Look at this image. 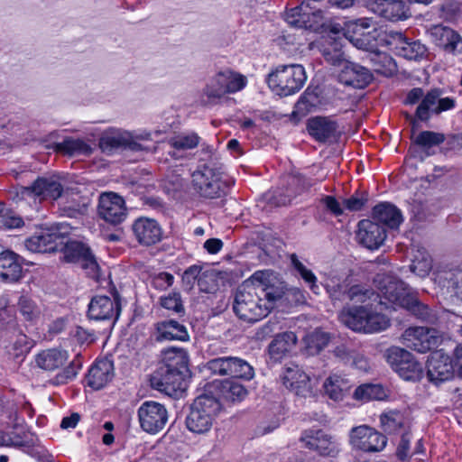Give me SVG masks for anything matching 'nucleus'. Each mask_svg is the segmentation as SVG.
Listing matches in <instances>:
<instances>
[{
  "mask_svg": "<svg viewBox=\"0 0 462 462\" xmlns=\"http://www.w3.org/2000/svg\"><path fill=\"white\" fill-rule=\"evenodd\" d=\"M285 292V284L272 270L254 272L237 290L233 309L236 316L254 323L265 318Z\"/></svg>",
  "mask_w": 462,
  "mask_h": 462,
  "instance_id": "1",
  "label": "nucleus"
},
{
  "mask_svg": "<svg viewBox=\"0 0 462 462\" xmlns=\"http://www.w3.org/2000/svg\"><path fill=\"white\" fill-rule=\"evenodd\" d=\"M333 300H349L358 306L345 307L339 314L340 321L348 328L365 334L379 333L390 327V318L383 313V300L370 289L361 285L347 288L338 284L330 293Z\"/></svg>",
  "mask_w": 462,
  "mask_h": 462,
  "instance_id": "2",
  "label": "nucleus"
},
{
  "mask_svg": "<svg viewBox=\"0 0 462 462\" xmlns=\"http://www.w3.org/2000/svg\"><path fill=\"white\" fill-rule=\"evenodd\" d=\"M220 156L211 145H202L197 169L191 174L193 189L207 199H219L228 194L234 181L224 178Z\"/></svg>",
  "mask_w": 462,
  "mask_h": 462,
  "instance_id": "3",
  "label": "nucleus"
},
{
  "mask_svg": "<svg viewBox=\"0 0 462 462\" xmlns=\"http://www.w3.org/2000/svg\"><path fill=\"white\" fill-rule=\"evenodd\" d=\"M188 355L181 348H170L163 353L164 364L151 377L152 388L169 396L178 397L186 389Z\"/></svg>",
  "mask_w": 462,
  "mask_h": 462,
  "instance_id": "4",
  "label": "nucleus"
},
{
  "mask_svg": "<svg viewBox=\"0 0 462 462\" xmlns=\"http://www.w3.org/2000/svg\"><path fill=\"white\" fill-rule=\"evenodd\" d=\"M379 290V300H383L386 309L404 308L420 319H427L429 310L411 292L406 284L393 275L378 274L374 280Z\"/></svg>",
  "mask_w": 462,
  "mask_h": 462,
  "instance_id": "5",
  "label": "nucleus"
},
{
  "mask_svg": "<svg viewBox=\"0 0 462 462\" xmlns=\"http://www.w3.org/2000/svg\"><path fill=\"white\" fill-rule=\"evenodd\" d=\"M221 410L222 404L217 397L204 390V393L194 400L190 407V411L185 421L187 429L195 434L208 433Z\"/></svg>",
  "mask_w": 462,
  "mask_h": 462,
  "instance_id": "6",
  "label": "nucleus"
},
{
  "mask_svg": "<svg viewBox=\"0 0 462 462\" xmlns=\"http://www.w3.org/2000/svg\"><path fill=\"white\" fill-rule=\"evenodd\" d=\"M341 31L346 39L361 50L378 48L384 42V39L380 38L381 32L374 27L372 18L345 20Z\"/></svg>",
  "mask_w": 462,
  "mask_h": 462,
  "instance_id": "7",
  "label": "nucleus"
},
{
  "mask_svg": "<svg viewBox=\"0 0 462 462\" xmlns=\"http://www.w3.org/2000/svg\"><path fill=\"white\" fill-rule=\"evenodd\" d=\"M307 79L305 69L300 64L281 65L269 74L268 86L281 97L299 92Z\"/></svg>",
  "mask_w": 462,
  "mask_h": 462,
  "instance_id": "8",
  "label": "nucleus"
},
{
  "mask_svg": "<svg viewBox=\"0 0 462 462\" xmlns=\"http://www.w3.org/2000/svg\"><path fill=\"white\" fill-rule=\"evenodd\" d=\"M247 84L246 78L230 69L218 71L203 89L208 100L206 105L216 104L226 94L242 90Z\"/></svg>",
  "mask_w": 462,
  "mask_h": 462,
  "instance_id": "9",
  "label": "nucleus"
},
{
  "mask_svg": "<svg viewBox=\"0 0 462 462\" xmlns=\"http://www.w3.org/2000/svg\"><path fill=\"white\" fill-rule=\"evenodd\" d=\"M69 232L70 227L68 225L60 223L31 236L26 240V246L38 253L60 251Z\"/></svg>",
  "mask_w": 462,
  "mask_h": 462,
  "instance_id": "10",
  "label": "nucleus"
},
{
  "mask_svg": "<svg viewBox=\"0 0 462 462\" xmlns=\"http://www.w3.org/2000/svg\"><path fill=\"white\" fill-rule=\"evenodd\" d=\"M348 443L353 450L375 453L385 448L387 438L374 428L363 424L350 430Z\"/></svg>",
  "mask_w": 462,
  "mask_h": 462,
  "instance_id": "11",
  "label": "nucleus"
},
{
  "mask_svg": "<svg viewBox=\"0 0 462 462\" xmlns=\"http://www.w3.org/2000/svg\"><path fill=\"white\" fill-rule=\"evenodd\" d=\"M300 441L304 448L324 457H336L341 451V445L337 439L322 430H304Z\"/></svg>",
  "mask_w": 462,
  "mask_h": 462,
  "instance_id": "12",
  "label": "nucleus"
},
{
  "mask_svg": "<svg viewBox=\"0 0 462 462\" xmlns=\"http://www.w3.org/2000/svg\"><path fill=\"white\" fill-rule=\"evenodd\" d=\"M64 192V187L61 178L58 174L37 177L30 186L22 187L20 194L22 196H32L41 200L59 199Z\"/></svg>",
  "mask_w": 462,
  "mask_h": 462,
  "instance_id": "13",
  "label": "nucleus"
},
{
  "mask_svg": "<svg viewBox=\"0 0 462 462\" xmlns=\"http://www.w3.org/2000/svg\"><path fill=\"white\" fill-rule=\"evenodd\" d=\"M137 413L141 428L149 434H157L162 430L169 419L165 406L153 401L143 402Z\"/></svg>",
  "mask_w": 462,
  "mask_h": 462,
  "instance_id": "14",
  "label": "nucleus"
},
{
  "mask_svg": "<svg viewBox=\"0 0 462 462\" xmlns=\"http://www.w3.org/2000/svg\"><path fill=\"white\" fill-rule=\"evenodd\" d=\"M439 340L437 330L424 327L409 328L401 337V341L405 346L420 353H425L436 347Z\"/></svg>",
  "mask_w": 462,
  "mask_h": 462,
  "instance_id": "15",
  "label": "nucleus"
},
{
  "mask_svg": "<svg viewBox=\"0 0 462 462\" xmlns=\"http://www.w3.org/2000/svg\"><path fill=\"white\" fill-rule=\"evenodd\" d=\"M60 252H62L66 262L80 264L89 275L95 276L97 273V263L90 249L85 244L69 241L66 238Z\"/></svg>",
  "mask_w": 462,
  "mask_h": 462,
  "instance_id": "16",
  "label": "nucleus"
},
{
  "mask_svg": "<svg viewBox=\"0 0 462 462\" xmlns=\"http://www.w3.org/2000/svg\"><path fill=\"white\" fill-rule=\"evenodd\" d=\"M208 369L216 374L251 379L254 376L253 367L239 357H218L208 363Z\"/></svg>",
  "mask_w": 462,
  "mask_h": 462,
  "instance_id": "17",
  "label": "nucleus"
},
{
  "mask_svg": "<svg viewBox=\"0 0 462 462\" xmlns=\"http://www.w3.org/2000/svg\"><path fill=\"white\" fill-rule=\"evenodd\" d=\"M282 380L283 385L296 395L304 398L314 396V384L310 377L298 365L286 367Z\"/></svg>",
  "mask_w": 462,
  "mask_h": 462,
  "instance_id": "18",
  "label": "nucleus"
},
{
  "mask_svg": "<svg viewBox=\"0 0 462 462\" xmlns=\"http://www.w3.org/2000/svg\"><path fill=\"white\" fill-rule=\"evenodd\" d=\"M430 33L435 45L446 53L462 54V36L456 30L439 23L432 25Z\"/></svg>",
  "mask_w": 462,
  "mask_h": 462,
  "instance_id": "19",
  "label": "nucleus"
},
{
  "mask_svg": "<svg viewBox=\"0 0 462 462\" xmlns=\"http://www.w3.org/2000/svg\"><path fill=\"white\" fill-rule=\"evenodd\" d=\"M370 10L378 16L391 21H404L411 16L409 5L403 0H368Z\"/></svg>",
  "mask_w": 462,
  "mask_h": 462,
  "instance_id": "20",
  "label": "nucleus"
},
{
  "mask_svg": "<svg viewBox=\"0 0 462 462\" xmlns=\"http://www.w3.org/2000/svg\"><path fill=\"white\" fill-rule=\"evenodd\" d=\"M205 391L217 397L220 402L221 400L239 402L247 395V390L242 383L231 380H215L206 385Z\"/></svg>",
  "mask_w": 462,
  "mask_h": 462,
  "instance_id": "21",
  "label": "nucleus"
},
{
  "mask_svg": "<svg viewBox=\"0 0 462 462\" xmlns=\"http://www.w3.org/2000/svg\"><path fill=\"white\" fill-rule=\"evenodd\" d=\"M132 231L137 242L144 246H150L162 239V228L156 220L141 217L132 225Z\"/></svg>",
  "mask_w": 462,
  "mask_h": 462,
  "instance_id": "22",
  "label": "nucleus"
},
{
  "mask_svg": "<svg viewBox=\"0 0 462 462\" xmlns=\"http://www.w3.org/2000/svg\"><path fill=\"white\" fill-rule=\"evenodd\" d=\"M428 377L436 383L447 381L453 376V365L449 356L438 350L433 352L427 362Z\"/></svg>",
  "mask_w": 462,
  "mask_h": 462,
  "instance_id": "23",
  "label": "nucleus"
},
{
  "mask_svg": "<svg viewBox=\"0 0 462 462\" xmlns=\"http://www.w3.org/2000/svg\"><path fill=\"white\" fill-rule=\"evenodd\" d=\"M338 125L327 116H316L307 120L306 129L312 139L319 143H327L335 139Z\"/></svg>",
  "mask_w": 462,
  "mask_h": 462,
  "instance_id": "24",
  "label": "nucleus"
},
{
  "mask_svg": "<svg viewBox=\"0 0 462 462\" xmlns=\"http://www.w3.org/2000/svg\"><path fill=\"white\" fill-rule=\"evenodd\" d=\"M357 241L365 247L374 250L379 248L386 238L385 229L369 219L358 223Z\"/></svg>",
  "mask_w": 462,
  "mask_h": 462,
  "instance_id": "25",
  "label": "nucleus"
},
{
  "mask_svg": "<svg viewBox=\"0 0 462 462\" xmlns=\"http://www.w3.org/2000/svg\"><path fill=\"white\" fill-rule=\"evenodd\" d=\"M120 312L116 298L111 299L106 295L95 296L88 305V317L95 320H105L117 318Z\"/></svg>",
  "mask_w": 462,
  "mask_h": 462,
  "instance_id": "26",
  "label": "nucleus"
},
{
  "mask_svg": "<svg viewBox=\"0 0 462 462\" xmlns=\"http://www.w3.org/2000/svg\"><path fill=\"white\" fill-rule=\"evenodd\" d=\"M313 0H303L300 5L291 8L286 12V21L291 25L297 28H310V15L316 17L322 16V10L319 6L312 5Z\"/></svg>",
  "mask_w": 462,
  "mask_h": 462,
  "instance_id": "27",
  "label": "nucleus"
},
{
  "mask_svg": "<svg viewBox=\"0 0 462 462\" xmlns=\"http://www.w3.org/2000/svg\"><path fill=\"white\" fill-rule=\"evenodd\" d=\"M341 80L355 88H365L373 80V74L368 69L355 62L347 61L340 74Z\"/></svg>",
  "mask_w": 462,
  "mask_h": 462,
  "instance_id": "28",
  "label": "nucleus"
},
{
  "mask_svg": "<svg viewBox=\"0 0 462 462\" xmlns=\"http://www.w3.org/2000/svg\"><path fill=\"white\" fill-rule=\"evenodd\" d=\"M23 276L19 256L12 251L0 253V280L7 283L18 282Z\"/></svg>",
  "mask_w": 462,
  "mask_h": 462,
  "instance_id": "29",
  "label": "nucleus"
},
{
  "mask_svg": "<svg viewBox=\"0 0 462 462\" xmlns=\"http://www.w3.org/2000/svg\"><path fill=\"white\" fill-rule=\"evenodd\" d=\"M113 376V363L108 359H102L97 361L91 366L87 379L91 388L99 390L106 386L112 380Z\"/></svg>",
  "mask_w": 462,
  "mask_h": 462,
  "instance_id": "30",
  "label": "nucleus"
},
{
  "mask_svg": "<svg viewBox=\"0 0 462 462\" xmlns=\"http://www.w3.org/2000/svg\"><path fill=\"white\" fill-rule=\"evenodd\" d=\"M69 359L65 350L51 348L42 350L34 356L36 366L47 372H52L62 367Z\"/></svg>",
  "mask_w": 462,
  "mask_h": 462,
  "instance_id": "31",
  "label": "nucleus"
},
{
  "mask_svg": "<svg viewBox=\"0 0 462 462\" xmlns=\"http://www.w3.org/2000/svg\"><path fill=\"white\" fill-rule=\"evenodd\" d=\"M366 51H369L368 59L374 73L386 78L393 77L397 73V64L390 54L379 51L377 48Z\"/></svg>",
  "mask_w": 462,
  "mask_h": 462,
  "instance_id": "32",
  "label": "nucleus"
},
{
  "mask_svg": "<svg viewBox=\"0 0 462 462\" xmlns=\"http://www.w3.org/2000/svg\"><path fill=\"white\" fill-rule=\"evenodd\" d=\"M395 53L409 60H420L427 53V48L420 41H411L402 33L397 34V43L394 47Z\"/></svg>",
  "mask_w": 462,
  "mask_h": 462,
  "instance_id": "33",
  "label": "nucleus"
},
{
  "mask_svg": "<svg viewBox=\"0 0 462 462\" xmlns=\"http://www.w3.org/2000/svg\"><path fill=\"white\" fill-rule=\"evenodd\" d=\"M373 215L374 219L392 229L398 228L403 221L401 210L394 204H376Z\"/></svg>",
  "mask_w": 462,
  "mask_h": 462,
  "instance_id": "34",
  "label": "nucleus"
},
{
  "mask_svg": "<svg viewBox=\"0 0 462 462\" xmlns=\"http://www.w3.org/2000/svg\"><path fill=\"white\" fill-rule=\"evenodd\" d=\"M325 393L335 402L342 401L351 389V383L340 374L329 375L323 383Z\"/></svg>",
  "mask_w": 462,
  "mask_h": 462,
  "instance_id": "35",
  "label": "nucleus"
},
{
  "mask_svg": "<svg viewBox=\"0 0 462 462\" xmlns=\"http://www.w3.org/2000/svg\"><path fill=\"white\" fill-rule=\"evenodd\" d=\"M325 177L326 175L322 172L316 179L299 172H291L288 176L287 180V192L290 196L293 195L294 197L301 195L302 193L309 191L311 187L317 184L318 181L324 180Z\"/></svg>",
  "mask_w": 462,
  "mask_h": 462,
  "instance_id": "36",
  "label": "nucleus"
},
{
  "mask_svg": "<svg viewBox=\"0 0 462 462\" xmlns=\"http://www.w3.org/2000/svg\"><path fill=\"white\" fill-rule=\"evenodd\" d=\"M442 93V89L437 88L427 92L417 106L414 117L411 121L412 128H415L416 121L428 122L430 119L431 114H433L431 106L436 105Z\"/></svg>",
  "mask_w": 462,
  "mask_h": 462,
  "instance_id": "37",
  "label": "nucleus"
},
{
  "mask_svg": "<svg viewBox=\"0 0 462 462\" xmlns=\"http://www.w3.org/2000/svg\"><path fill=\"white\" fill-rule=\"evenodd\" d=\"M319 51L326 61L333 66L340 65L344 60L343 45L335 37L323 38L319 42Z\"/></svg>",
  "mask_w": 462,
  "mask_h": 462,
  "instance_id": "38",
  "label": "nucleus"
},
{
  "mask_svg": "<svg viewBox=\"0 0 462 462\" xmlns=\"http://www.w3.org/2000/svg\"><path fill=\"white\" fill-rule=\"evenodd\" d=\"M189 338L186 328L175 320L162 321L157 325L158 340H180Z\"/></svg>",
  "mask_w": 462,
  "mask_h": 462,
  "instance_id": "39",
  "label": "nucleus"
},
{
  "mask_svg": "<svg viewBox=\"0 0 462 462\" xmlns=\"http://www.w3.org/2000/svg\"><path fill=\"white\" fill-rule=\"evenodd\" d=\"M97 215L106 223L116 226L127 218L128 208L125 204H98Z\"/></svg>",
  "mask_w": 462,
  "mask_h": 462,
  "instance_id": "40",
  "label": "nucleus"
},
{
  "mask_svg": "<svg viewBox=\"0 0 462 462\" xmlns=\"http://www.w3.org/2000/svg\"><path fill=\"white\" fill-rule=\"evenodd\" d=\"M296 343L297 336L295 333L289 331L279 334L270 344L269 353L273 358L279 360L290 352Z\"/></svg>",
  "mask_w": 462,
  "mask_h": 462,
  "instance_id": "41",
  "label": "nucleus"
},
{
  "mask_svg": "<svg viewBox=\"0 0 462 462\" xmlns=\"http://www.w3.org/2000/svg\"><path fill=\"white\" fill-rule=\"evenodd\" d=\"M445 140L446 136L442 133L424 130L419 133V134L414 139H412V143L410 146L408 152L412 157H416L417 155L415 154V146L428 150L434 146L440 145L445 142Z\"/></svg>",
  "mask_w": 462,
  "mask_h": 462,
  "instance_id": "42",
  "label": "nucleus"
},
{
  "mask_svg": "<svg viewBox=\"0 0 462 462\" xmlns=\"http://www.w3.org/2000/svg\"><path fill=\"white\" fill-rule=\"evenodd\" d=\"M390 395V392L381 384L365 383L358 386L353 394V398L363 402L370 401H383Z\"/></svg>",
  "mask_w": 462,
  "mask_h": 462,
  "instance_id": "43",
  "label": "nucleus"
},
{
  "mask_svg": "<svg viewBox=\"0 0 462 462\" xmlns=\"http://www.w3.org/2000/svg\"><path fill=\"white\" fill-rule=\"evenodd\" d=\"M55 150L57 152L68 156L89 155L92 152L90 145L84 140L72 137H66L62 142L57 143Z\"/></svg>",
  "mask_w": 462,
  "mask_h": 462,
  "instance_id": "44",
  "label": "nucleus"
},
{
  "mask_svg": "<svg viewBox=\"0 0 462 462\" xmlns=\"http://www.w3.org/2000/svg\"><path fill=\"white\" fill-rule=\"evenodd\" d=\"M329 339V335L321 330H315L308 334L304 338L308 353L310 355H316L319 353L328 346Z\"/></svg>",
  "mask_w": 462,
  "mask_h": 462,
  "instance_id": "45",
  "label": "nucleus"
},
{
  "mask_svg": "<svg viewBox=\"0 0 462 462\" xmlns=\"http://www.w3.org/2000/svg\"><path fill=\"white\" fill-rule=\"evenodd\" d=\"M395 372L406 381H418L421 378L423 374L422 365L417 362L413 356L411 354V358H408L402 366L397 368Z\"/></svg>",
  "mask_w": 462,
  "mask_h": 462,
  "instance_id": "46",
  "label": "nucleus"
},
{
  "mask_svg": "<svg viewBox=\"0 0 462 462\" xmlns=\"http://www.w3.org/2000/svg\"><path fill=\"white\" fill-rule=\"evenodd\" d=\"M405 418L398 411H389L380 416V424L383 430L388 433H395L403 427Z\"/></svg>",
  "mask_w": 462,
  "mask_h": 462,
  "instance_id": "47",
  "label": "nucleus"
},
{
  "mask_svg": "<svg viewBox=\"0 0 462 462\" xmlns=\"http://www.w3.org/2000/svg\"><path fill=\"white\" fill-rule=\"evenodd\" d=\"M17 305L20 314L25 320L36 321L40 319L42 314L41 306L32 299L27 296H21Z\"/></svg>",
  "mask_w": 462,
  "mask_h": 462,
  "instance_id": "48",
  "label": "nucleus"
},
{
  "mask_svg": "<svg viewBox=\"0 0 462 462\" xmlns=\"http://www.w3.org/2000/svg\"><path fill=\"white\" fill-rule=\"evenodd\" d=\"M200 142V137L195 132L187 134H179L170 139L169 144L175 150H190L196 148Z\"/></svg>",
  "mask_w": 462,
  "mask_h": 462,
  "instance_id": "49",
  "label": "nucleus"
},
{
  "mask_svg": "<svg viewBox=\"0 0 462 462\" xmlns=\"http://www.w3.org/2000/svg\"><path fill=\"white\" fill-rule=\"evenodd\" d=\"M371 199L368 191L365 189L359 188L355 193L347 199H337L335 195L323 196L319 202L324 203H335V202H345V203H365L370 202Z\"/></svg>",
  "mask_w": 462,
  "mask_h": 462,
  "instance_id": "50",
  "label": "nucleus"
},
{
  "mask_svg": "<svg viewBox=\"0 0 462 462\" xmlns=\"http://www.w3.org/2000/svg\"><path fill=\"white\" fill-rule=\"evenodd\" d=\"M291 261L293 267L300 273L301 278L310 285V290L314 293H318L319 286L317 285V277L311 270L308 269L295 254H291Z\"/></svg>",
  "mask_w": 462,
  "mask_h": 462,
  "instance_id": "51",
  "label": "nucleus"
},
{
  "mask_svg": "<svg viewBox=\"0 0 462 462\" xmlns=\"http://www.w3.org/2000/svg\"><path fill=\"white\" fill-rule=\"evenodd\" d=\"M385 357L387 363L395 371L397 368L402 366L408 358H411V353L403 348L392 346L386 350Z\"/></svg>",
  "mask_w": 462,
  "mask_h": 462,
  "instance_id": "52",
  "label": "nucleus"
},
{
  "mask_svg": "<svg viewBox=\"0 0 462 462\" xmlns=\"http://www.w3.org/2000/svg\"><path fill=\"white\" fill-rule=\"evenodd\" d=\"M32 346V344L28 337L23 333H19L15 336V338L12 340L9 351L14 356L19 357L27 354Z\"/></svg>",
  "mask_w": 462,
  "mask_h": 462,
  "instance_id": "53",
  "label": "nucleus"
},
{
  "mask_svg": "<svg viewBox=\"0 0 462 462\" xmlns=\"http://www.w3.org/2000/svg\"><path fill=\"white\" fill-rule=\"evenodd\" d=\"M128 134H117L106 135L100 140L103 150H114L121 147L126 148Z\"/></svg>",
  "mask_w": 462,
  "mask_h": 462,
  "instance_id": "54",
  "label": "nucleus"
},
{
  "mask_svg": "<svg viewBox=\"0 0 462 462\" xmlns=\"http://www.w3.org/2000/svg\"><path fill=\"white\" fill-rule=\"evenodd\" d=\"M80 368L81 364L79 363V361H71L69 365L62 370V372L59 373L56 375V383L59 384L67 383L69 381L76 377Z\"/></svg>",
  "mask_w": 462,
  "mask_h": 462,
  "instance_id": "55",
  "label": "nucleus"
},
{
  "mask_svg": "<svg viewBox=\"0 0 462 462\" xmlns=\"http://www.w3.org/2000/svg\"><path fill=\"white\" fill-rule=\"evenodd\" d=\"M0 220L4 226L6 228H18L23 225V220L21 217L16 215L12 209L3 207V212L0 215Z\"/></svg>",
  "mask_w": 462,
  "mask_h": 462,
  "instance_id": "56",
  "label": "nucleus"
},
{
  "mask_svg": "<svg viewBox=\"0 0 462 462\" xmlns=\"http://www.w3.org/2000/svg\"><path fill=\"white\" fill-rule=\"evenodd\" d=\"M441 144L440 152L445 156L459 152L462 149V134H451L446 137L445 142Z\"/></svg>",
  "mask_w": 462,
  "mask_h": 462,
  "instance_id": "57",
  "label": "nucleus"
},
{
  "mask_svg": "<svg viewBox=\"0 0 462 462\" xmlns=\"http://www.w3.org/2000/svg\"><path fill=\"white\" fill-rule=\"evenodd\" d=\"M161 305L169 310H172L175 313H181L184 310L180 295L177 292L170 293L167 296L161 298Z\"/></svg>",
  "mask_w": 462,
  "mask_h": 462,
  "instance_id": "58",
  "label": "nucleus"
},
{
  "mask_svg": "<svg viewBox=\"0 0 462 462\" xmlns=\"http://www.w3.org/2000/svg\"><path fill=\"white\" fill-rule=\"evenodd\" d=\"M432 268V261L430 255H421L420 262H411L410 269L420 277L427 276Z\"/></svg>",
  "mask_w": 462,
  "mask_h": 462,
  "instance_id": "59",
  "label": "nucleus"
},
{
  "mask_svg": "<svg viewBox=\"0 0 462 462\" xmlns=\"http://www.w3.org/2000/svg\"><path fill=\"white\" fill-rule=\"evenodd\" d=\"M61 215L69 217L79 218L87 214V204H62L60 208Z\"/></svg>",
  "mask_w": 462,
  "mask_h": 462,
  "instance_id": "60",
  "label": "nucleus"
},
{
  "mask_svg": "<svg viewBox=\"0 0 462 462\" xmlns=\"http://www.w3.org/2000/svg\"><path fill=\"white\" fill-rule=\"evenodd\" d=\"M361 204H324V211L327 215L333 217L341 216L345 209L358 210L360 209Z\"/></svg>",
  "mask_w": 462,
  "mask_h": 462,
  "instance_id": "61",
  "label": "nucleus"
},
{
  "mask_svg": "<svg viewBox=\"0 0 462 462\" xmlns=\"http://www.w3.org/2000/svg\"><path fill=\"white\" fill-rule=\"evenodd\" d=\"M174 277L169 273H160L152 279L154 288L163 291L171 287L173 283Z\"/></svg>",
  "mask_w": 462,
  "mask_h": 462,
  "instance_id": "62",
  "label": "nucleus"
},
{
  "mask_svg": "<svg viewBox=\"0 0 462 462\" xmlns=\"http://www.w3.org/2000/svg\"><path fill=\"white\" fill-rule=\"evenodd\" d=\"M411 439V434L408 432L404 433L402 436V439L396 449V456L398 457V458L405 460L411 456L409 452Z\"/></svg>",
  "mask_w": 462,
  "mask_h": 462,
  "instance_id": "63",
  "label": "nucleus"
},
{
  "mask_svg": "<svg viewBox=\"0 0 462 462\" xmlns=\"http://www.w3.org/2000/svg\"><path fill=\"white\" fill-rule=\"evenodd\" d=\"M436 106L432 107V113L439 115L442 112L453 109L456 106V99L451 97H439Z\"/></svg>",
  "mask_w": 462,
  "mask_h": 462,
  "instance_id": "64",
  "label": "nucleus"
}]
</instances>
